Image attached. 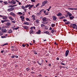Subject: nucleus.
<instances>
[{
	"label": "nucleus",
	"instance_id": "44",
	"mask_svg": "<svg viewBox=\"0 0 77 77\" xmlns=\"http://www.w3.org/2000/svg\"><path fill=\"white\" fill-rule=\"evenodd\" d=\"M8 7L9 8H13L12 5H10L9 6H8Z\"/></svg>",
	"mask_w": 77,
	"mask_h": 77
},
{
	"label": "nucleus",
	"instance_id": "41",
	"mask_svg": "<svg viewBox=\"0 0 77 77\" xmlns=\"http://www.w3.org/2000/svg\"><path fill=\"white\" fill-rule=\"evenodd\" d=\"M24 18L23 17L22 19V21H24Z\"/></svg>",
	"mask_w": 77,
	"mask_h": 77
},
{
	"label": "nucleus",
	"instance_id": "14",
	"mask_svg": "<svg viewBox=\"0 0 77 77\" xmlns=\"http://www.w3.org/2000/svg\"><path fill=\"white\" fill-rule=\"evenodd\" d=\"M6 25H7V26H11V23H10V22H7V23H6Z\"/></svg>",
	"mask_w": 77,
	"mask_h": 77
},
{
	"label": "nucleus",
	"instance_id": "12",
	"mask_svg": "<svg viewBox=\"0 0 77 77\" xmlns=\"http://www.w3.org/2000/svg\"><path fill=\"white\" fill-rule=\"evenodd\" d=\"M32 19L33 20H36V19H35V16L34 15H33L32 16Z\"/></svg>",
	"mask_w": 77,
	"mask_h": 77
},
{
	"label": "nucleus",
	"instance_id": "50",
	"mask_svg": "<svg viewBox=\"0 0 77 77\" xmlns=\"http://www.w3.org/2000/svg\"><path fill=\"white\" fill-rule=\"evenodd\" d=\"M14 57H15V56H14V55L12 56L11 57L12 58H14Z\"/></svg>",
	"mask_w": 77,
	"mask_h": 77
},
{
	"label": "nucleus",
	"instance_id": "25",
	"mask_svg": "<svg viewBox=\"0 0 77 77\" xmlns=\"http://www.w3.org/2000/svg\"><path fill=\"white\" fill-rule=\"evenodd\" d=\"M19 28V27H16L15 28H14L13 29L14 30V29H15V30H17V29H18Z\"/></svg>",
	"mask_w": 77,
	"mask_h": 77
},
{
	"label": "nucleus",
	"instance_id": "1",
	"mask_svg": "<svg viewBox=\"0 0 77 77\" xmlns=\"http://www.w3.org/2000/svg\"><path fill=\"white\" fill-rule=\"evenodd\" d=\"M48 3V1H45L44 2H43L42 3V5L41 7H42V6H45V4H47Z\"/></svg>",
	"mask_w": 77,
	"mask_h": 77
},
{
	"label": "nucleus",
	"instance_id": "2",
	"mask_svg": "<svg viewBox=\"0 0 77 77\" xmlns=\"http://www.w3.org/2000/svg\"><path fill=\"white\" fill-rule=\"evenodd\" d=\"M14 9H15V8L11 7V8H9L8 9L7 11H8V12H11L12 11H14Z\"/></svg>",
	"mask_w": 77,
	"mask_h": 77
},
{
	"label": "nucleus",
	"instance_id": "8",
	"mask_svg": "<svg viewBox=\"0 0 77 77\" xmlns=\"http://www.w3.org/2000/svg\"><path fill=\"white\" fill-rule=\"evenodd\" d=\"M2 32H3V33H5V32H7V30L6 29H2Z\"/></svg>",
	"mask_w": 77,
	"mask_h": 77
},
{
	"label": "nucleus",
	"instance_id": "54",
	"mask_svg": "<svg viewBox=\"0 0 77 77\" xmlns=\"http://www.w3.org/2000/svg\"><path fill=\"white\" fill-rule=\"evenodd\" d=\"M56 59L57 60H59V57H57Z\"/></svg>",
	"mask_w": 77,
	"mask_h": 77
},
{
	"label": "nucleus",
	"instance_id": "59",
	"mask_svg": "<svg viewBox=\"0 0 77 77\" xmlns=\"http://www.w3.org/2000/svg\"><path fill=\"white\" fill-rule=\"evenodd\" d=\"M4 51V50H2L1 51V52L2 53H3Z\"/></svg>",
	"mask_w": 77,
	"mask_h": 77
},
{
	"label": "nucleus",
	"instance_id": "22",
	"mask_svg": "<svg viewBox=\"0 0 77 77\" xmlns=\"http://www.w3.org/2000/svg\"><path fill=\"white\" fill-rule=\"evenodd\" d=\"M4 3H5V5H8V4H9V3H8V2H7V1H5L4 2Z\"/></svg>",
	"mask_w": 77,
	"mask_h": 77
},
{
	"label": "nucleus",
	"instance_id": "55",
	"mask_svg": "<svg viewBox=\"0 0 77 77\" xmlns=\"http://www.w3.org/2000/svg\"><path fill=\"white\" fill-rule=\"evenodd\" d=\"M12 23H15V21H12Z\"/></svg>",
	"mask_w": 77,
	"mask_h": 77
},
{
	"label": "nucleus",
	"instance_id": "6",
	"mask_svg": "<svg viewBox=\"0 0 77 77\" xmlns=\"http://www.w3.org/2000/svg\"><path fill=\"white\" fill-rule=\"evenodd\" d=\"M68 54H69V50H67L66 51L65 53V55L66 57L68 56Z\"/></svg>",
	"mask_w": 77,
	"mask_h": 77
},
{
	"label": "nucleus",
	"instance_id": "26",
	"mask_svg": "<svg viewBox=\"0 0 77 77\" xmlns=\"http://www.w3.org/2000/svg\"><path fill=\"white\" fill-rule=\"evenodd\" d=\"M26 20L27 21H30V19H29V18H26Z\"/></svg>",
	"mask_w": 77,
	"mask_h": 77
},
{
	"label": "nucleus",
	"instance_id": "51",
	"mask_svg": "<svg viewBox=\"0 0 77 77\" xmlns=\"http://www.w3.org/2000/svg\"><path fill=\"white\" fill-rule=\"evenodd\" d=\"M2 38H6L5 36H1Z\"/></svg>",
	"mask_w": 77,
	"mask_h": 77
},
{
	"label": "nucleus",
	"instance_id": "36",
	"mask_svg": "<svg viewBox=\"0 0 77 77\" xmlns=\"http://www.w3.org/2000/svg\"><path fill=\"white\" fill-rule=\"evenodd\" d=\"M24 10V11L25 12H26V11H27V9L26 8H25L23 9Z\"/></svg>",
	"mask_w": 77,
	"mask_h": 77
},
{
	"label": "nucleus",
	"instance_id": "20",
	"mask_svg": "<svg viewBox=\"0 0 77 77\" xmlns=\"http://www.w3.org/2000/svg\"><path fill=\"white\" fill-rule=\"evenodd\" d=\"M8 33H12V30L11 29L9 30L8 31Z\"/></svg>",
	"mask_w": 77,
	"mask_h": 77
},
{
	"label": "nucleus",
	"instance_id": "34",
	"mask_svg": "<svg viewBox=\"0 0 77 77\" xmlns=\"http://www.w3.org/2000/svg\"><path fill=\"white\" fill-rule=\"evenodd\" d=\"M7 21H9L7 19L4 20V22H7Z\"/></svg>",
	"mask_w": 77,
	"mask_h": 77
},
{
	"label": "nucleus",
	"instance_id": "30",
	"mask_svg": "<svg viewBox=\"0 0 77 77\" xmlns=\"http://www.w3.org/2000/svg\"><path fill=\"white\" fill-rule=\"evenodd\" d=\"M69 23V22L68 21L67 22L65 23V24H66V25H68Z\"/></svg>",
	"mask_w": 77,
	"mask_h": 77
},
{
	"label": "nucleus",
	"instance_id": "19",
	"mask_svg": "<svg viewBox=\"0 0 77 77\" xmlns=\"http://www.w3.org/2000/svg\"><path fill=\"white\" fill-rule=\"evenodd\" d=\"M69 18H70V20H73V19L74 18V16L70 17H69Z\"/></svg>",
	"mask_w": 77,
	"mask_h": 77
},
{
	"label": "nucleus",
	"instance_id": "33",
	"mask_svg": "<svg viewBox=\"0 0 77 77\" xmlns=\"http://www.w3.org/2000/svg\"><path fill=\"white\" fill-rule=\"evenodd\" d=\"M26 70L27 71H28L30 70V69L29 68H27L26 69Z\"/></svg>",
	"mask_w": 77,
	"mask_h": 77
},
{
	"label": "nucleus",
	"instance_id": "40",
	"mask_svg": "<svg viewBox=\"0 0 77 77\" xmlns=\"http://www.w3.org/2000/svg\"><path fill=\"white\" fill-rule=\"evenodd\" d=\"M21 8L22 9H24L25 8V7H24V6H22Z\"/></svg>",
	"mask_w": 77,
	"mask_h": 77
},
{
	"label": "nucleus",
	"instance_id": "60",
	"mask_svg": "<svg viewBox=\"0 0 77 77\" xmlns=\"http://www.w3.org/2000/svg\"><path fill=\"white\" fill-rule=\"evenodd\" d=\"M34 53L35 54H37V53L36 52H34Z\"/></svg>",
	"mask_w": 77,
	"mask_h": 77
},
{
	"label": "nucleus",
	"instance_id": "45",
	"mask_svg": "<svg viewBox=\"0 0 77 77\" xmlns=\"http://www.w3.org/2000/svg\"><path fill=\"white\" fill-rule=\"evenodd\" d=\"M44 11V10H42L41 11H40V12L41 13V12H42Z\"/></svg>",
	"mask_w": 77,
	"mask_h": 77
},
{
	"label": "nucleus",
	"instance_id": "49",
	"mask_svg": "<svg viewBox=\"0 0 77 77\" xmlns=\"http://www.w3.org/2000/svg\"><path fill=\"white\" fill-rule=\"evenodd\" d=\"M61 64L62 65H65V63H61Z\"/></svg>",
	"mask_w": 77,
	"mask_h": 77
},
{
	"label": "nucleus",
	"instance_id": "46",
	"mask_svg": "<svg viewBox=\"0 0 77 77\" xmlns=\"http://www.w3.org/2000/svg\"><path fill=\"white\" fill-rule=\"evenodd\" d=\"M54 30H52L51 31V33H54Z\"/></svg>",
	"mask_w": 77,
	"mask_h": 77
},
{
	"label": "nucleus",
	"instance_id": "56",
	"mask_svg": "<svg viewBox=\"0 0 77 77\" xmlns=\"http://www.w3.org/2000/svg\"><path fill=\"white\" fill-rule=\"evenodd\" d=\"M33 5H30V6L29 7H30L31 8H32V7H33Z\"/></svg>",
	"mask_w": 77,
	"mask_h": 77
},
{
	"label": "nucleus",
	"instance_id": "4",
	"mask_svg": "<svg viewBox=\"0 0 77 77\" xmlns=\"http://www.w3.org/2000/svg\"><path fill=\"white\" fill-rule=\"evenodd\" d=\"M10 15H11L12 16V17H15L16 16V15L13 12H11L10 13Z\"/></svg>",
	"mask_w": 77,
	"mask_h": 77
},
{
	"label": "nucleus",
	"instance_id": "11",
	"mask_svg": "<svg viewBox=\"0 0 77 77\" xmlns=\"http://www.w3.org/2000/svg\"><path fill=\"white\" fill-rule=\"evenodd\" d=\"M57 15L58 17H61L62 16V14L60 13H59Z\"/></svg>",
	"mask_w": 77,
	"mask_h": 77
},
{
	"label": "nucleus",
	"instance_id": "37",
	"mask_svg": "<svg viewBox=\"0 0 77 77\" xmlns=\"http://www.w3.org/2000/svg\"><path fill=\"white\" fill-rule=\"evenodd\" d=\"M63 21L64 22H66V21H67V20L66 19H64L63 20Z\"/></svg>",
	"mask_w": 77,
	"mask_h": 77
},
{
	"label": "nucleus",
	"instance_id": "23",
	"mask_svg": "<svg viewBox=\"0 0 77 77\" xmlns=\"http://www.w3.org/2000/svg\"><path fill=\"white\" fill-rule=\"evenodd\" d=\"M37 34H40V33H41V31L40 30H38V32H37Z\"/></svg>",
	"mask_w": 77,
	"mask_h": 77
},
{
	"label": "nucleus",
	"instance_id": "17",
	"mask_svg": "<svg viewBox=\"0 0 77 77\" xmlns=\"http://www.w3.org/2000/svg\"><path fill=\"white\" fill-rule=\"evenodd\" d=\"M4 20H7L8 19V17L6 16H4L3 18Z\"/></svg>",
	"mask_w": 77,
	"mask_h": 77
},
{
	"label": "nucleus",
	"instance_id": "10",
	"mask_svg": "<svg viewBox=\"0 0 77 77\" xmlns=\"http://www.w3.org/2000/svg\"><path fill=\"white\" fill-rule=\"evenodd\" d=\"M67 14L68 15H69V17H71V16L72 15V14H71L69 11L67 12Z\"/></svg>",
	"mask_w": 77,
	"mask_h": 77
},
{
	"label": "nucleus",
	"instance_id": "18",
	"mask_svg": "<svg viewBox=\"0 0 77 77\" xmlns=\"http://www.w3.org/2000/svg\"><path fill=\"white\" fill-rule=\"evenodd\" d=\"M12 3L13 4L15 5L16 3V2L15 1H11V2L10 3Z\"/></svg>",
	"mask_w": 77,
	"mask_h": 77
},
{
	"label": "nucleus",
	"instance_id": "24",
	"mask_svg": "<svg viewBox=\"0 0 77 77\" xmlns=\"http://www.w3.org/2000/svg\"><path fill=\"white\" fill-rule=\"evenodd\" d=\"M45 27V26L44 25H43V24H41V26L42 27Z\"/></svg>",
	"mask_w": 77,
	"mask_h": 77
},
{
	"label": "nucleus",
	"instance_id": "58",
	"mask_svg": "<svg viewBox=\"0 0 77 77\" xmlns=\"http://www.w3.org/2000/svg\"><path fill=\"white\" fill-rule=\"evenodd\" d=\"M15 57L16 58H18V57L17 56H15Z\"/></svg>",
	"mask_w": 77,
	"mask_h": 77
},
{
	"label": "nucleus",
	"instance_id": "7",
	"mask_svg": "<svg viewBox=\"0 0 77 77\" xmlns=\"http://www.w3.org/2000/svg\"><path fill=\"white\" fill-rule=\"evenodd\" d=\"M33 29H35V27L34 26V27H31V28H30V29H31V30H30V32L31 33H33Z\"/></svg>",
	"mask_w": 77,
	"mask_h": 77
},
{
	"label": "nucleus",
	"instance_id": "5",
	"mask_svg": "<svg viewBox=\"0 0 77 77\" xmlns=\"http://www.w3.org/2000/svg\"><path fill=\"white\" fill-rule=\"evenodd\" d=\"M42 21H43V22H46L48 20V19L46 17H44L42 19Z\"/></svg>",
	"mask_w": 77,
	"mask_h": 77
},
{
	"label": "nucleus",
	"instance_id": "48",
	"mask_svg": "<svg viewBox=\"0 0 77 77\" xmlns=\"http://www.w3.org/2000/svg\"><path fill=\"white\" fill-rule=\"evenodd\" d=\"M2 35H3V34L2 33V32H0V36H2Z\"/></svg>",
	"mask_w": 77,
	"mask_h": 77
},
{
	"label": "nucleus",
	"instance_id": "39",
	"mask_svg": "<svg viewBox=\"0 0 77 77\" xmlns=\"http://www.w3.org/2000/svg\"><path fill=\"white\" fill-rule=\"evenodd\" d=\"M37 63H38V64H39L40 65H41V64H42V63L40 64L39 63V61H37Z\"/></svg>",
	"mask_w": 77,
	"mask_h": 77
},
{
	"label": "nucleus",
	"instance_id": "9",
	"mask_svg": "<svg viewBox=\"0 0 77 77\" xmlns=\"http://www.w3.org/2000/svg\"><path fill=\"white\" fill-rule=\"evenodd\" d=\"M53 20H54V21H56V19H57V17H56L55 16H54L53 17Z\"/></svg>",
	"mask_w": 77,
	"mask_h": 77
},
{
	"label": "nucleus",
	"instance_id": "27",
	"mask_svg": "<svg viewBox=\"0 0 77 77\" xmlns=\"http://www.w3.org/2000/svg\"><path fill=\"white\" fill-rule=\"evenodd\" d=\"M51 26L52 27H54V26H55V24H52Z\"/></svg>",
	"mask_w": 77,
	"mask_h": 77
},
{
	"label": "nucleus",
	"instance_id": "32",
	"mask_svg": "<svg viewBox=\"0 0 77 77\" xmlns=\"http://www.w3.org/2000/svg\"><path fill=\"white\" fill-rule=\"evenodd\" d=\"M18 14H19V15H22V14H23V13L21 12H19L18 13Z\"/></svg>",
	"mask_w": 77,
	"mask_h": 77
},
{
	"label": "nucleus",
	"instance_id": "53",
	"mask_svg": "<svg viewBox=\"0 0 77 77\" xmlns=\"http://www.w3.org/2000/svg\"><path fill=\"white\" fill-rule=\"evenodd\" d=\"M22 46L23 47H25V46H26V45L23 44L22 45Z\"/></svg>",
	"mask_w": 77,
	"mask_h": 77
},
{
	"label": "nucleus",
	"instance_id": "15",
	"mask_svg": "<svg viewBox=\"0 0 77 77\" xmlns=\"http://www.w3.org/2000/svg\"><path fill=\"white\" fill-rule=\"evenodd\" d=\"M30 6H31V5L30 4H29V5H27L25 6V8H29V7H30Z\"/></svg>",
	"mask_w": 77,
	"mask_h": 77
},
{
	"label": "nucleus",
	"instance_id": "57",
	"mask_svg": "<svg viewBox=\"0 0 77 77\" xmlns=\"http://www.w3.org/2000/svg\"><path fill=\"white\" fill-rule=\"evenodd\" d=\"M8 43H6L5 44H4V45H8Z\"/></svg>",
	"mask_w": 77,
	"mask_h": 77
},
{
	"label": "nucleus",
	"instance_id": "38",
	"mask_svg": "<svg viewBox=\"0 0 77 77\" xmlns=\"http://www.w3.org/2000/svg\"><path fill=\"white\" fill-rule=\"evenodd\" d=\"M48 15V12L46 13L45 14V15Z\"/></svg>",
	"mask_w": 77,
	"mask_h": 77
},
{
	"label": "nucleus",
	"instance_id": "28",
	"mask_svg": "<svg viewBox=\"0 0 77 77\" xmlns=\"http://www.w3.org/2000/svg\"><path fill=\"white\" fill-rule=\"evenodd\" d=\"M37 15H41V13L39 12V13H37Z\"/></svg>",
	"mask_w": 77,
	"mask_h": 77
},
{
	"label": "nucleus",
	"instance_id": "47",
	"mask_svg": "<svg viewBox=\"0 0 77 77\" xmlns=\"http://www.w3.org/2000/svg\"><path fill=\"white\" fill-rule=\"evenodd\" d=\"M59 18L60 19H63V17H60Z\"/></svg>",
	"mask_w": 77,
	"mask_h": 77
},
{
	"label": "nucleus",
	"instance_id": "64",
	"mask_svg": "<svg viewBox=\"0 0 77 77\" xmlns=\"http://www.w3.org/2000/svg\"><path fill=\"white\" fill-rule=\"evenodd\" d=\"M3 2V1H0V3H2Z\"/></svg>",
	"mask_w": 77,
	"mask_h": 77
},
{
	"label": "nucleus",
	"instance_id": "29",
	"mask_svg": "<svg viewBox=\"0 0 77 77\" xmlns=\"http://www.w3.org/2000/svg\"><path fill=\"white\" fill-rule=\"evenodd\" d=\"M44 33H47V34H48L49 32L48 31H46L45 32H44Z\"/></svg>",
	"mask_w": 77,
	"mask_h": 77
},
{
	"label": "nucleus",
	"instance_id": "42",
	"mask_svg": "<svg viewBox=\"0 0 77 77\" xmlns=\"http://www.w3.org/2000/svg\"><path fill=\"white\" fill-rule=\"evenodd\" d=\"M36 22H37V23H39V20H36Z\"/></svg>",
	"mask_w": 77,
	"mask_h": 77
},
{
	"label": "nucleus",
	"instance_id": "43",
	"mask_svg": "<svg viewBox=\"0 0 77 77\" xmlns=\"http://www.w3.org/2000/svg\"><path fill=\"white\" fill-rule=\"evenodd\" d=\"M6 26H3L1 28L2 29H5V28H6Z\"/></svg>",
	"mask_w": 77,
	"mask_h": 77
},
{
	"label": "nucleus",
	"instance_id": "63",
	"mask_svg": "<svg viewBox=\"0 0 77 77\" xmlns=\"http://www.w3.org/2000/svg\"><path fill=\"white\" fill-rule=\"evenodd\" d=\"M19 3V5H21V2H18Z\"/></svg>",
	"mask_w": 77,
	"mask_h": 77
},
{
	"label": "nucleus",
	"instance_id": "16",
	"mask_svg": "<svg viewBox=\"0 0 77 77\" xmlns=\"http://www.w3.org/2000/svg\"><path fill=\"white\" fill-rule=\"evenodd\" d=\"M23 28L25 29H26V30L27 29H28V27H27L26 26H23Z\"/></svg>",
	"mask_w": 77,
	"mask_h": 77
},
{
	"label": "nucleus",
	"instance_id": "35",
	"mask_svg": "<svg viewBox=\"0 0 77 77\" xmlns=\"http://www.w3.org/2000/svg\"><path fill=\"white\" fill-rule=\"evenodd\" d=\"M31 2H35V0H31Z\"/></svg>",
	"mask_w": 77,
	"mask_h": 77
},
{
	"label": "nucleus",
	"instance_id": "21",
	"mask_svg": "<svg viewBox=\"0 0 77 77\" xmlns=\"http://www.w3.org/2000/svg\"><path fill=\"white\" fill-rule=\"evenodd\" d=\"M9 18L11 20H14V19L13 18H12V17H9Z\"/></svg>",
	"mask_w": 77,
	"mask_h": 77
},
{
	"label": "nucleus",
	"instance_id": "52",
	"mask_svg": "<svg viewBox=\"0 0 77 77\" xmlns=\"http://www.w3.org/2000/svg\"><path fill=\"white\" fill-rule=\"evenodd\" d=\"M5 20H2L1 21V23H4Z\"/></svg>",
	"mask_w": 77,
	"mask_h": 77
},
{
	"label": "nucleus",
	"instance_id": "62",
	"mask_svg": "<svg viewBox=\"0 0 77 77\" xmlns=\"http://www.w3.org/2000/svg\"><path fill=\"white\" fill-rule=\"evenodd\" d=\"M68 15H65V17H68Z\"/></svg>",
	"mask_w": 77,
	"mask_h": 77
},
{
	"label": "nucleus",
	"instance_id": "3",
	"mask_svg": "<svg viewBox=\"0 0 77 77\" xmlns=\"http://www.w3.org/2000/svg\"><path fill=\"white\" fill-rule=\"evenodd\" d=\"M72 28H73V29H75L76 30H77V26L75 24H73L72 26Z\"/></svg>",
	"mask_w": 77,
	"mask_h": 77
},
{
	"label": "nucleus",
	"instance_id": "13",
	"mask_svg": "<svg viewBox=\"0 0 77 77\" xmlns=\"http://www.w3.org/2000/svg\"><path fill=\"white\" fill-rule=\"evenodd\" d=\"M23 24H25V25H29V23L28 22H24L23 23Z\"/></svg>",
	"mask_w": 77,
	"mask_h": 77
},
{
	"label": "nucleus",
	"instance_id": "31",
	"mask_svg": "<svg viewBox=\"0 0 77 77\" xmlns=\"http://www.w3.org/2000/svg\"><path fill=\"white\" fill-rule=\"evenodd\" d=\"M69 9H70V10H75V9L73 8H69Z\"/></svg>",
	"mask_w": 77,
	"mask_h": 77
},
{
	"label": "nucleus",
	"instance_id": "61",
	"mask_svg": "<svg viewBox=\"0 0 77 77\" xmlns=\"http://www.w3.org/2000/svg\"><path fill=\"white\" fill-rule=\"evenodd\" d=\"M48 24V22H46L45 23H44V24Z\"/></svg>",
	"mask_w": 77,
	"mask_h": 77
}]
</instances>
